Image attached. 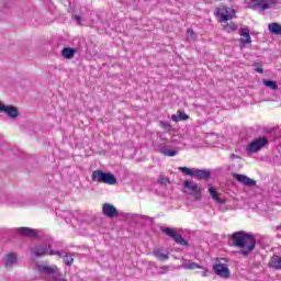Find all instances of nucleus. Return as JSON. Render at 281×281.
Returning a JSON list of instances; mask_svg holds the SVG:
<instances>
[{
  "label": "nucleus",
  "mask_w": 281,
  "mask_h": 281,
  "mask_svg": "<svg viewBox=\"0 0 281 281\" xmlns=\"http://www.w3.org/2000/svg\"><path fill=\"white\" fill-rule=\"evenodd\" d=\"M193 177L198 179H210V171L205 169H194Z\"/></svg>",
  "instance_id": "nucleus-20"
},
{
  "label": "nucleus",
  "mask_w": 281,
  "mask_h": 281,
  "mask_svg": "<svg viewBox=\"0 0 281 281\" xmlns=\"http://www.w3.org/2000/svg\"><path fill=\"white\" fill-rule=\"evenodd\" d=\"M61 56L64 58H67L68 60L74 58V56H76V48H69V47H65L61 50Z\"/></svg>",
  "instance_id": "nucleus-21"
},
{
  "label": "nucleus",
  "mask_w": 281,
  "mask_h": 281,
  "mask_svg": "<svg viewBox=\"0 0 281 281\" xmlns=\"http://www.w3.org/2000/svg\"><path fill=\"white\" fill-rule=\"evenodd\" d=\"M35 271H37L41 278H45L48 281H67L58 273L57 266H50L47 263H36Z\"/></svg>",
  "instance_id": "nucleus-2"
},
{
  "label": "nucleus",
  "mask_w": 281,
  "mask_h": 281,
  "mask_svg": "<svg viewBox=\"0 0 281 281\" xmlns=\"http://www.w3.org/2000/svg\"><path fill=\"white\" fill-rule=\"evenodd\" d=\"M160 126H161V128L167 130V128H170V123L160 121Z\"/></svg>",
  "instance_id": "nucleus-31"
},
{
  "label": "nucleus",
  "mask_w": 281,
  "mask_h": 281,
  "mask_svg": "<svg viewBox=\"0 0 281 281\" xmlns=\"http://www.w3.org/2000/svg\"><path fill=\"white\" fill-rule=\"evenodd\" d=\"M158 183H160V184L168 183V179H166V178H159V179H158Z\"/></svg>",
  "instance_id": "nucleus-32"
},
{
  "label": "nucleus",
  "mask_w": 281,
  "mask_h": 281,
  "mask_svg": "<svg viewBox=\"0 0 281 281\" xmlns=\"http://www.w3.org/2000/svg\"><path fill=\"white\" fill-rule=\"evenodd\" d=\"M16 260H19L16 252H9L3 258V262H4V266L7 267V269L9 267H13V265H16Z\"/></svg>",
  "instance_id": "nucleus-14"
},
{
  "label": "nucleus",
  "mask_w": 281,
  "mask_h": 281,
  "mask_svg": "<svg viewBox=\"0 0 281 281\" xmlns=\"http://www.w3.org/2000/svg\"><path fill=\"white\" fill-rule=\"evenodd\" d=\"M0 113H5L10 120H16L19 117V109L13 105H5L0 101Z\"/></svg>",
  "instance_id": "nucleus-9"
},
{
  "label": "nucleus",
  "mask_w": 281,
  "mask_h": 281,
  "mask_svg": "<svg viewBox=\"0 0 281 281\" xmlns=\"http://www.w3.org/2000/svg\"><path fill=\"white\" fill-rule=\"evenodd\" d=\"M187 34H188V36H191V38H192V35L194 34V31L192 29H189L187 31Z\"/></svg>",
  "instance_id": "nucleus-33"
},
{
  "label": "nucleus",
  "mask_w": 281,
  "mask_h": 281,
  "mask_svg": "<svg viewBox=\"0 0 281 281\" xmlns=\"http://www.w3.org/2000/svg\"><path fill=\"white\" fill-rule=\"evenodd\" d=\"M202 276L205 278L207 276V271H203Z\"/></svg>",
  "instance_id": "nucleus-36"
},
{
  "label": "nucleus",
  "mask_w": 281,
  "mask_h": 281,
  "mask_svg": "<svg viewBox=\"0 0 281 281\" xmlns=\"http://www.w3.org/2000/svg\"><path fill=\"white\" fill-rule=\"evenodd\" d=\"M267 143L268 140L266 137L257 138L246 147V153H248V155H252V153H258V150H261L262 148H265V146H267Z\"/></svg>",
  "instance_id": "nucleus-7"
},
{
  "label": "nucleus",
  "mask_w": 281,
  "mask_h": 281,
  "mask_svg": "<svg viewBox=\"0 0 281 281\" xmlns=\"http://www.w3.org/2000/svg\"><path fill=\"white\" fill-rule=\"evenodd\" d=\"M272 269H281V257L274 256L270 259L269 262Z\"/></svg>",
  "instance_id": "nucleus-23"
},
{
  "label": "nucleus",
  "mask_w": 281,
  "mask_h": 281,
  "mask_svg": "<svg viewBox=\"0 0 281 281\" xmlns=\"http://www.w3.org/2000/svg\"><path fill=\"white\" fill-rule=\"evenodd\" d=\"M56 245H58L56 241H54L53 239H49L45 244L36 245L34 248L31 249V251L33 256H35V258H41L43 256L61 257L63 252H60L59 250H54V247H56Z\"/></svg>",
  "instance_id": "nucleus-3"
},
{
  "label": "nucleus",
  "mask_w": 281,
  "mask_h": 281,
  "mask_svg": "<svg viewBox=\"0 0 281 281\" xmlns=\"http://www.w3.org/2000/svg\"><path fill=\"white\" fill-rule=\"evenodd\" d=\"M240 42L244 45L251 43V35L249 34V27H243L239 30Z\"/></svg>",
  "instance_id": "nucleus-15"
},
{
  "label": "nucleus",
  "mask_w": 281,
  "mask_h": 281,
  "mask_svg": "<svg viewBox=\"0 0 281 281\" xmlns=\"http://www.w3.org/2000/svg\"><path fill=\"white\" fill-rule=\"evenodd\" d=\"M268 29L272 34H277V36L281 35V25L279 23H270Z\"/></svg>",
  "instance_id": "nucleus-22"
},
{
  "label": "nucleus",
  "mask_w": 281,
  "mask_h": 281,
  "mask_svg": "<svg viewBox=\"0 0 281 281\" xmlns=\"http://www.w3.org/2000/svg\"><path fill=\"white\" fill-rule=\"evenodd\" d=\"M231 159H240V157H238L236 154H232Z\"/></svg>",
  "instance_id": "nucleus-34"
},
{
  "label": "nucleus",
  "mask_w": 281,
  "mask_h": 281,
  "mask_svg": "<svg viewBox=\"0 0 281 281\" xmlns=\"http://www.w3.org/2000/svg\"><path fill=\"white\" fill-rule=\"evenodd\" d=\"M183 188L186 190H189V193L193 195L195 201H201V188H199V184H196V182L187 180L183 183Z\"/></svg>",
  "instance_id": "nucleus-8"
},
{
  "label": "nucleus",
  "mask_w": 281,
  "mask_h": 281,
  "mask_svg": "<svg viewBox=\"0 0 281 281\" xmlns=\"http://www.w3.org/2000/svg\"><path fill=\"white\" fill-rule=\"evenodd\" d=\"M258 74H262V68L257 69Z\"/></svg>",
  "instance_id": "nucleus-37"
},
{
  "label": "nucleus",
  "mask_w": 281,
  "mask_h": 281,
  "mask_svg": "<svg viewBox=\"0 0 281 281\" xmlns=\"http://www.w3.org/2000/svg\"><path fill=\"white\" fill-rule=\"evenodd\" d=\"M172 122H186V120H190V116L181 111H178L177 114L171 116Z\"/></svg>",
  "instance_id": "nucleus-19"
},
{
  "label": "nucleus",
  "mask_w": 281,
  "mask_h": 281,
  "mask_svg": "<svg viewBox=\"0 0 281 281\" xmlns=\"http://www.w3.org/2000/svg\"><path fill=\"white\" fill-rule=\"evenodd\" d=\"M215 14L220 19V23H226V21H231V19H234V16H236V10L226 5H220L216 9Z\"/></svg>",
  "instance_id": "nucleus-6"
},
{
  "label": "nucleus",
  "mask_w": 281,
  "mask_h": 281,
  "mask_svg": "<svg viewBox=\"0 0 281 281\" xmlns=\"http://www.w3.org/2000/svg\"><path fill=\"white\" fill-rule=\"evenodd\" d=\"M265 87H268V89H271L272 91H278V82L272 81V80H262Z\"/></svg>",
  "instance_id": "nucleus-25"
},
{
  "label": "nucleus",
  "mask_w": 281,
  "mask_h": 281,
  "mask_svg": "<svg viewBox=\"0 0 281 281\" xmlns=\"http://www.w3.org/2000/svg\"><path fill=\"white\" fill-rule=\"evenodd\" d=\"M154 255L161 262H166V260H168V255H166V252H161L160 250H155Z\"/></svg>",
  "instance_id": "nucleus-26"
},
{
  "label": "nucleus",
  "mask_w": 281,
  "mask_h": 281,
  "mask_svg": "<svg viewBox=\"0 0 281 281\" xmlns=\"http://www.w3.org/2000/svg\"><path fill=\"white\" fill-rule=\"evenodd\" d=\"M161 269H165L166 271H168V266L161 267Z\"/></svg>",
  "instance_id": "nucleus-38"
},
{
  "label": "nucleus",
  "mask_w": 281,
  "mask_h": 281,
  "mask_svg": "<svg viewBox=\"0 0 281 281\" xmlns=\"http://www.w3.org/2000/svg\"><path fill=\"white\" fill-rule=\"evenodd\" d=\"M178 170H180V172H183V175H187L188 177H194V169H190L188 167H179Z\"/></svg>",
  "instance_id": "nucleus-28"
},
{
  "label": "nucleus",
  "mask_w": 281,
  "mask_h": 281,
  "mask_svg": "<svg viewBox=\"0 0 281 281\" xmlns=\"http://www.w3.org/2000/svg\"><path fill=\"white\" fill-rule=\"evenodd\" d=\"M102 212L104 216H108V218H115V216H117L119 214L117 209H115L113 204H109V203L103 204Z\"/></svg>",
  "instance_id": "nucleus-13"
},
{
  "label": "nucleus",
  "mask_w": 281,
  "mask_h": 281,
  "mask_svg": "<svg viewBox=\"0 0 281 281\" xmlns=\"http://www.w3.org/2000/svg\"><path fill=\"white\" fill-rule=\"evenodd\" d=\"M74 19H75L78 23H80V15H75Z\"/></svg>",
  "instance_id": "nucleus-35"
},
{
  "label": "nucleus",
  "mask_w": 281,
  "mask_h": 281,
  "mask_svg": "<svg viewBox=\"0 0 281 281\" xmlns=\"http://www.w3.org/2000/svg\"><path fill=\"white\" fill-rule=\"evenodd\" d=\"M234 179L238 181V183H243V186H247L248 188H254L256 186V180L240 173H234Z\"/></svg>",
  "instance_id": "nucleus-12"
},
{
  "label": "nucleus",
  "mask_w": 281,
  "mask_h": 281,
  "mask_svg": "<svg viewBox=\"0 0 281 281\" xmlns=\"http://www.w3.org/2000/svg\"><path fill=\"white\" fill-rule=\"evenodd\" d=\"M213 271H215L216 276H220V278L227 279L229 278V268L225 263H216L213 266Z\"/></svg>",
  "instance_id": "nucleus-11"
},
{
  "label": "nucleus",
  "mask_w": 281,
  "mask_h": 281,
  "mask_svg": "<svg viewBox=\"0 0 281 281\" xmlns=\"http://www.w3.org/2000/svg\"><path fill=\"white\" fill-rule=\"evenodd\" d=\"M222 23H224L223 27H224L225 32H235V30L238 29V26L234 22L227 23V21H226V22H222Z\"/></svg>",
  "instance_id": "nucleus-24"
},
{
  "label": "nucleus",
  "mask_w": 281,
  "mask_h": 281,
  "mask_svg": "<svg viewBox=\"0 0 281 281\" xmlns=\"http://www.w3.org/2000/svg\"><path fill=\"white\" fill-rule=\"evenodd\" d=\"M278 3H281V0H251L249 8L251 10H258V12H265V10L274 8Z\"/></svg>",
  "instance_id": "nucleus-5"
},
{
  "label": "nucleus",
  "mask_w": 281,
  "mask_h": 281,
  "mask_svg": "<svg viewBox=\"0 0 281 281\" xmlns=\"http://www.w3.org/2000/svg\"><path fill=\"white\" fill-rule=\"evenodd\" d=\"M232 240L235 247L241 249L238 251L240 256H250L256 249V237L251 233L245 231L236 232L232 235Z\"/></svg>",
  "instance_id": "nucleus-1"
},
{
  "label": "nucleus",
  "mask_w": 281,
  "mask_h": 281,
  "mask_svg": "<svg viewBox=\"0 0 281 281\" xmlns=\"http://www.w3.org/2000/svg\"><path fill=\"white\" fill-rule=\"evenodd\" d=\"M60 216L65 218L66 223H71V218H74L71 211H64Z\"/></svg>",
  "instance_id": "nucleus-29"
},
{
  "label": "nucleus",
  "mask_w": 281,
  "mask_h": 281,
  "mask_svg": "<svg viewBox=\"0 0 281 281\" xmlns=\"http://www.w3.org/2000/svg\"><path fill=\"white\" fill-rule=\"evenodd\" d=\"M91 179L95 183H106L108 186H115L117 183V179L113 173L104 172L102 170L93 171Z\"/></svg>",
  "instance_id": "nucleus-4"
},
{
  "label": "nucleus",
  "mask_w": 281,
  "mask_h": 281,
  "mask_svg": "<svg viewBox=\"0 0 281 281\" xmlns=\"http://www.w3.org/2000/svg\"><path fill=\"white\" fill-rule=\"evenodd\" d=\"M209 193L213 201H215V203H218V205H225V200L218 196V192L216 191V189H214V187L209 188Z\"/></svg>",
  "instance_id": "nucleus-16"
},
{
  "label": "nucleus",
  "mask_w": 281,
  "mask_h": 281,
  "mask_svg": "<svg viewBox=\"0 0 281 281\" xmlns=\"http://www.w3.org/2000/svg\"><path fill=\"white\" fill-rule=\"evenodd\" d=\"M187 269H199V265L191 262L184 266Z\"/></svg>",
  "instance_id": "nucleus-30"
},
{
  "label": "nucleus",
  "mask_w": 281,
  "mask_h": 281,
  "mask_svg": "<svg viewBox=\"0 0 281 281\" xmlns=\"http://www.w3.org/2000/svg\"><path fill=\"white\" fill-rule=\"evenodd\" d=\"M162 234H166L167 236H170V238H173L175 243H177V245H188V241L183 238V236L181 235H177V233L175 232V229L166 227V228H161Z\"/></svg>",
  "instance_id": "nucleus-10"
},
{
  "label": "nucleus",
  "mask_w": 281,
  "mask_h": 281,
  "mask_svg": "<svg viewBox=\"0 0 281 281\" xmlns=\"http://www.w3.org/2000/svg\"><path fill=\"white\" fill-rule=\"evenodd\" d=\"M16 232L21 234V236H29L30 238H34V236H37V233L30 227H20L16 228Z\"/></svg>",
  "instance_id": "nucleus-18"
},
{
  "label": "nucleus",
  "mask_w": 281,
  "mask_h": 281,
  "mask_svg": "<svg viewBox=\"0 0 281 281\" xmlns=\"http://www.w3.org/2000/svg\"><path fill=\"white\" fill-rule=\"evenodd\" d=\"M64 256V262L68 267H71L74 265V255H65V252H61ZM63 256L60 258H63Z\"/></svg>",
  "instance_id": "nucleus-27"
},
{
  "label": "nucleus",
  "mask_w": 281,
  "mask_h": 281,
  "mask_svg": "<svg viewBox=\"0 0 281 281\" xmlns=\"http://www.w3.org/2000/svg\"><path fill=\"white\" fill-rule=\"evenodd\" d=\"M170 146L166 145V146H160L159 147V153L161 155H165V157H177V155L179 154V151L175 150V149H169Z\"/></svg>",
  "instance_id": "nucleus-17"
}]
</instances>
